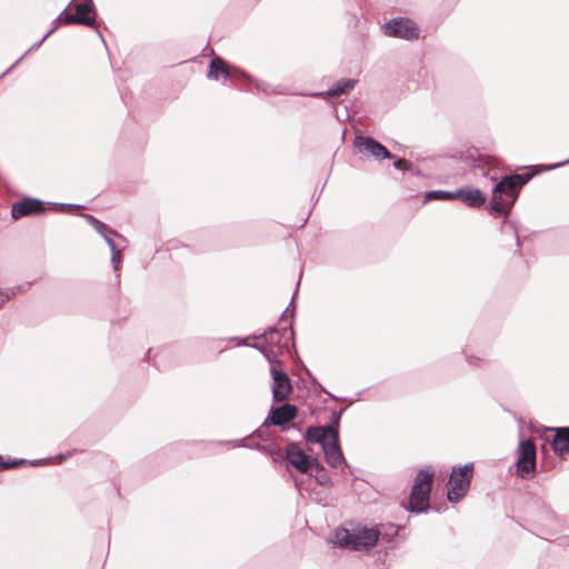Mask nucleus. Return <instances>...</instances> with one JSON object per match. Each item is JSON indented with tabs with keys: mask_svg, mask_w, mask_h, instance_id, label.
Listing matches in <instances>:
<instances>
[{
	"mask_svg": "<svg viewBox=\"0 0 569 569\" xmlns=\"http://www.w3.org/2000/svg\"><path fill=\"white\" fill-rule=\"evenodd\" d=\"M567 163H569V158L567 160H563V161L559 162V163L549 166L548 170L556 169V168H558L560 166H563V164H567Z\"/></svg>",
	"mask_w": 569,
	"mask_h": 569,
	"instance_id": "34",
	"label": "nucleus"
},
{
	"mask_svg": "<svg viewBox=\"0 0 569 569\" xmlns=\"http://www.w3.org/2000/svg\"><path fill=\"white\" fill-rule=\"evenodd\" d=\"M516 240H517V244L519 246V236L517 232H516Z\"/></svg>",
	"mask_w": 569,
	"mask_h": 569,
	"instance_id": "38",
	"label": "nucleus"
},
{
	"mask_svg": "<svg viewBox=\"0 0 569 569\" xmlns=\"http://www.w3.org/2000/svg\"><path fill=\"white\" fill-rule=\"evenodd\" d=\"M517 460H536V447L533 441L529 439L520 441Z\"/></svg>",
	"mask_w": 569,
	"mask_h": 569,
	"instance_id": "21",
	"label": "nucleus"
},
{
	"mask_svg": "<svg viewBox=\"0 0 569 569\" xmlns=\"http://www.w3.org/2000/svg\"><path fill=\"white\" fill-rule=\"evenodd\" d=\"M288 308L282 312L279 327H270L262 335L257 338H264L268 343L277 346L279 349H288L290 343H293L295 332L291 322L282 325L286 321V313Z\"/></svg>",
	"mask_w": 569,
	"mask_h": 569,
	"instance_id": "3",
	"label": "nucleus"
},
{
	"mask_svg": "<svg viewBox=\"0 0 569 569\" xmlns=\"http://www.w3.org/2000/svg\"><path fill=\"white\" fill-rule=\"evenodd\" d=\"M433 471L422 469L416 478L412 488H430L432 487Z\"/></svg>",
	"mask_w": 569,
	"mask_h": 569,
	"instance_id": "23",
	"label": "nucleus"
},
{
	"mask_svg": "<svg viewBox=\"0 0 569 569\" xmlns=\"http://www.w3.org/2000/svg\"><path fill=\"white\" fill-rule=\"evenodd\" d=\"M310 476L315 477L317 482L321 486H328L331 482L329 475L327 473L323 466H321L316 459V463L312 465V473Z\"/></svg>",
	"mask_w": 569,
	"mask_h": 569,
	"instance_id": "25",
	"label": "nucleus"
},
{
	"mask_svg": "<svg viewBox=\"0 0 569 569\" xmlns=\"http://www.w3.org/2000/svg\"><path fill=\"white\" fill-rule=\"evenodd\" d=\"M288 461L300 472L312 473V465L316 459L307 456L301 447L296 442L288 443L286 448Z\"/></svg>",
	"mask_w": 569,
	"mask_h": 569,
	"instance_id": "8",
	"label": "nucleus"
},
{
	"mask_svg": "<svg viewBox=\"0 0 569 569\" xmlns=\"http://www.w3.org/2000/svg\"><path fill=\"white\" fill-rule=\"evenodd\" d=\"M244 440H233L231 441V443L236 447H244L246 445L243 443Z\"/></svg>",
	"mask_w": 569,
	"mask_h": 569,
	"instance_id": "35",
	"label": "nucleus"
},
{
	"mask_svg": "<svg viewBox=\"0 0 569 569\" xmlns=\"http://www.w3.org/2000/svg\"><path fill=\"white\" fill-rule=\"evenodd\" d=\"M122 244H123L122 242L110 241L108 239V246H109L110 251H111V263H112V268L116 271L119 269V266H120V262H121L119 247L122 246Z\"/></svg>",
	"mask_w": 569,
	"mask_h": 569,
	"instance_id": "27",
	"label": "nucleus"
},
{
	"mask_svg": "<svg viewBox=\"0 0 569 569\" xmlns=\"http://www.w3.org/2000/svg\"><path fill=\"white\" fill-rule=\"evenodd\" d=\"M353 146L359 152L371 156L377 160L393 158V154L383 144L369 136H356Z\"/></svg>",
	"mask_w": 569,
	"mask_h": 569,
	"instance_id": "7",
	"label": "nucleus"
},
{
	"mask_svg": "<svg viewBox=\"0 0 569 569\" xmlns=\"http://www.w3.org/2000/svg\"><path fill=\"white\" fill-rule=\"evenodd\" d=\"M536 460H517V472L522 479H530L533 476Z\"/></svg>",
	"mask_w": 569,
	"mask_h": 569,
	"instance_id": "24",
	"label": "nucleus"
},
{
	"mask_svg": "<svg viewBox=\"0 0 569 569\" xmlns=\"http://www.w3.org/2000/svg\"><path fill=\"white\" fill-rule=\"evenodd\" d=\"M457 199H460L470 208H480L486 203L487 197L479 189L461 188L456 190Z\"/></svg>",
	"mask_w": 569,
	"mask_h": 569,
	"instance_id": "15",
	"label": "nucleus"
},
{
	"mask_svg": "<svg viewBox=\"0 0 569 569\" xmlns=\"http://www.w3.org/2000/svg\"><path fill=\"white\" fill-rule=\"evenodd\" d=\"M297 412L298 410L295 405L283 403L278 407L272 406L269 416L266 418L260 429L256 430L254 433L260 435L261 429L269 427L270 425L283 427L295 420Z\"/></svg>",
	"mask_w": 569,
	"mask_h": 569,
	"instance_id": "6",
	"label": "nucleus"
},
{
	"mask_svg": "<svg viewBox=\"0 0 569 569\" xmlns=\"http://www.w3.org/2000/svg\"><path fill=\"white\" fill-rule=\"evenodd\" d=\"M220 76L230 78L232 81L236 78L246 77L237 68L230 69L222 58L216 57L210 61L207 77L210 80H218Z\"/></svg>",
	"mask_w": 569,
	"mask_h": 569,
	"instance_id": "12",
	"label": "nucleus"
},
{
	"mask_svg": "<svg viewBox=\"0 0 569 569\" xmlns=\"http://www.w3.org/2000/svg\"><path fill=\"white\" fill-rule=\"evenodd\" d=\"M272 376V398L276 402H281L288 398L292 391V386L288 375L277 370L274 367L270 369Z\"/></svg>",
	"mask_w": 569,
	"mask_h": 569,
	"instance_id": "11",
	"label": "nucleus"
},
{
	"mask_svg": "<svg viewBox=\"0 0 569 569\" xmlns=\"http://www.w3.org/2000/svg\"><path fill=\"white\" fill-rule=\"evenodd\" d=\"M473 472V463H466L462 467H453L450 477V488L447 498L450 502L460 501L468 492Z\"/></svg>",
	"mask_w": 569,
	"mask_h": 569,
	"instance_id": "2",
	"label": "nucleus"
},
{
	"mask_svg": "<svg viewBox=\"0 0 569 569\" xmlns=\"http://www.w3.org/2000/svg\"><path fill=\"white\" fill-rule=\"evenodd\" d=\"M457 199L456 191L432 190L427 192L426 200H453Z\"/></svg>",
	"mask_w": 569,
	"mask_h": 569,
	"instance_id": "26",
	"label": "nucleus"
},
{
	"mask_svg": "<svg viewBox=\"0 0 569 569\" xmlns=\"http://www.w3.org/2000/svg\"><path fill=\"white\" fill-rule=\"evenodd\" d=\"M357 83V80L355 79H341L339 80L332 88H330L328 91L325 92H315L311 93L312 97L318 98H331L339 94H345L352 90Z\"/></svg>",
	"mask_w": 569,
	"mask_h": 569,
	"instance_id": "19",
	"label": "nucleus"
},
{
	"mask_svg": "<svg viewBox=\"0 0 569 569\" xmlns=\"http://www.w3.org/2000/svg\"><path fill=\"white\" fill-rule=\"evenodd\" d=\"M62 21L67 24H73V23H78V24H83V26H87V27H94V17H90V16H80V14H77L76 12L74 13H70L67 11V9H64L58 17L57 19L53 21V26H57L58 27V21Z\"/></svg>",
	"mask_w": 569,
	"mask_h": 569,
	"instance_id": "20",
	"label": "nucleus"
},
{
	"mask_svg": "<svg viewBox=\"0 0 569 569\" xmlns=\"http://www.w3.org/2000/svg\"><path fill=\"white\" fill-rule=\"evenodd\" d=\"M379 531L375 528L357 527L352 529L351 550H369L376 546Z\"/></svg>",
	"mask_w": 569,
	"mask_h": 569,
	"instance_id": "9",
	"label": "nucleus"
},
{
	"mask_svg": "<svg viewBox=\"0 0 569 569\" xmlns=\"http://www.w3.org/2000/svg\"><path fill=\"white\" fill-rule=\"evenodd\" d=\"M98 34H99V37L101 38V40L103 41V43L106 44V41H104V39H103L102 33H101L100 31H98Z\"/></svg>",
	"mask_w": 569,
	"mask_h": 569,
	"instance_id": "37",
	"label": "nucleus"
},
{
	"mask_svg": "<svg viewBox=\"0 0 569 569\" xmlns=\"http://www.w3.org/2000/svg\"><path fill=\"white\" fill-rule=\"evenodd\" d=\"M465 353H466V360L471 366L479 367L486 360L485 357H478V356L468 355L466 351H465Z\"/></svg>",
	"mask_w": 569,
	"mask_h": 569,
	"instance_id": "30",
	"label": "nucleus"
},
{
	"mask_svg": "<svg viewBox=\"0 0 569 569\" xmlns=\"http://www.w3.org/2000/svg\"><path fill=\"white\" fill-rule=\"evenodd\" d=\"M352 530L349 531L345 528H339L333 533L332 543L339 547H347L351 549Z\"/></svg>",
	"mask_w": 569,
	"mask_h": 569,
	"instance_id": "22",
	"label": "nucleus"
},
{
	"mask_svg": "<svg viewBox=\"0 0 569 569\" xmlns=\"http://www.w3.org/2000/svg\"><path fill=\"white\" fill-rule=\"evenodd\" d=\"M58 29L57 26H52V28L40 39L38 40L29 50L24 52L22 57H20L4 73H8L10 70H12L29 52H31L34 49H38L42 42L51 36L56 30Z\"/></svg>",
	"mask_w": 569,
	"mask_h": 569,
	"instance_id": "29",
	"label": "nucleus"
},
{
	"mask_svg": "<svg viewBox=\"0 0 569 569\" xmlns=\"http://www.w3.org/2000/svg\"><path fill=\"white\" fill-rule=\"evenodd\" d=\"M325 459L332 468H337L345 461L343 453L339 446V433L322 447Z\"/></svg>",
	"mask_w": 569,
	"mask_h": 569,
	"instance_id": "14",
	"label": "nucleus"
},
{
	"mask_svg": "<svg viewBox=\"0 0 569 569\" xmlns=\"http://www.w3.org/2000/svg\"><path fill=\"white\" fill-rule=\"evenodd\" d=\"M1 296V299H0V307L8 300H10L12 297L16 296V291L12 289V290H8V291H4L0 293Z\"/></svg>",
	"mask_w": 569,
	"mask_h": 569,
	"instance_id": "31",
	"label": "nucleus"
},
{
	"mask_svg": "<svg viewBox=\"0 0 569 569\" xmlns=\"http://www.w3.org/2000/svg\"><path fill=\"white\" fill-rule=\"evenodd\" d=\"M393 167L397 169V170H400V171H405L407 170V161L403 160V159H398L393 162Z\"/></svg>",
	"mask_w": 569,
	"mask_h": 569,
	"instance_id": "32",
	"label": "nucleus"
},
{
	"mask_svg": "<svg viewBox=\"0 0 569 569\" xmlns=\"http://www.w3.org/2000/svg\"><path fill=\"white\" fill-rule=\"evenodd\" d=\"M73 455V451H69L67 453H61V455H58L53 458H46V459H40V460H32V461H27V460H23V459H20V460H8V461H4L2 459V457L0 456V467L1 468H16L18 466H21V465H29V466H39L40 463H47L51 460H57L58 463H62L63 461H66L68 458H70L71 456Z\"/></svg>",
	"mask_w": 569,
	"mask_h": 569,
	"instance_id": "17",
	"label": "nucleus"
},
{
	"mask_svg": "<svg viewBox=\"0 0 569 569\" xmlns=\"http://www.w3.org/2000/svg\"><path fill=\"white\" fill-rule=\"evenodd\" d=\"M382 31L391 38L416 40L419 38L417 24L408 18H393L382 24Z\"/></svg>",
	"mask_w": 569,
	"mask_h": 569,
	"instance_id": "4",
	"label": "nucleus"
},
{
	"mask_svg": "<svg viewBox=\"0 0 569 569\" xmlns=\"http://www.w3.org/2000/svg\"><path fill=\"white\" fill-rule=\"evenodd\" d=\"M244 345L248 346L247 343H244ZM249 346L254 348V349H258L260 352H262L270 360L269 351L266 348H263V347H261V346H259L257 343L249 345Z\"/></svg>",
	"mask_w": 569,
	"mask_h": 569,
	"instance_id": "33",
	"label": "nucleus"
},
{
	"mask_svg": "<svg viewBox=\"0 0 569 569\" xmlns=\"http://www.w3.org/2000/svg\"><path fill=\"white\" fill-rule=\"evenodd\" d=\"M299 284H300V280H299V281H297V289H296V291H295V293H293V296H292V299H295V296L297 295V291H298V287H299Z\"/></svg>",
	"mask_w": 569,
	"mask_h": 569,
	"instance_id": "36",
	"label": "nucleus"
},
{
	"mask_svg": "<svg viewBox=\"0 0 569 569\" xmlns=\"http://www.w3.org/2000/svg\"><path fill=\"white\" fill-rule=\"evenodd\" d=\"M46 203L36 198H23L12 204L11 217L14 220L21 219L27 216L40 214L46 211Z\"/></svg>",
	"mask_w": 569,
	"mask_h": 569,
	"instance_id": "10",
	"label": "nucleus"
},
{
	"mask_svg": "<svg viewBox=\"0 0 569 569\" xmlns=\"http://www.w3.org/2000/svg\"><path fill=\"white\" fill-rule=\"evenodd\" d=\"M531 179L529 173L505 176L492 188L490 210L505 219L509 217L519 190Z\"/></svg>",
	"mask_w": 569,
	"mask_h": 569,
	"instance_id": "1",
	"label": "nucleus"
},
{
	"mask_svg": "<svg viewBox=\"0 0 569 569\" xmlns=\"http://www.w3.org/2000/svg\"><path fill=\"white\" fill-rule=\"evenodd\" d=\"M342 411L331 412L330 422L327 426L309 427L306 438L309 442L319 443L321 447L327 445L336 435L339 433V423Z\"/></svg>",
	"mask_w": 569,
	"mask_h": 569,
	"instance_id": "5",
	"label": "nucleus"
},
{
	"mask_svg": "<svg viewBox=\"0 0 569 569\" xmlns=\"http://www.w3.org/2000/svg\"><path fill=\"white\" fill-rule=\"evenodd\" d=\"M76 13L80 16H88L87 13H92L91 17L96 18L94 4L92 0H84L83 2H79L74 6Z\"/></svg>",
	"mask_w": 569,
	"mask_h": 569,
	"instance_id": "28",
	"label": "nucleus"
},
{
	"mask_svg": "<svg viewBox=\"0 0 569 569\" xmlns=\"http://www.w3.org/2000/svg\"><path fill=\"white\" fill-rule=\"evenodd\" d=\"M551 430L555 432L551 442L555 453L560 457L569 453V427H558Z\"/></svg>",
	"mask_w": 569,
	"mask_h": 569,
	"instance_id": "16",
	"label": "nucleus"
},
{
	"mask_svg": "<svg viewBox=\"0 0 569 569\" xmlns=\"http://www.w3.org/2000/svg\"><path fill=\"white\" fill-rule=\"evenodd\" d=\"M86 220L97 230L101 237H103L104 241L108 243V239L110 241H116L113 237H117L119 239V242L126 243L127 240L121 234H119L117 231L110 229L106 223L101 222L97 218H94L91 214H84Z\"/></svg>",
	"mask_w": 569,
	"mask_h": 569,
	"instance_id": "18",
	"label": "nucleus"
},
{
	"mask_svg": "<svg viewBox=\"0 0 569 569\" xmlns=\"http://www.w3.org/2000/svg\"><path fill=\"white\" fill-rule=\"evenodd\" d=\"M430 488H412L409 498V510L411 512H425L429 508Z\"/></svg>",
	"mask_w": 569,
	"mask_h": 569,
	"instance_id": "13",
	"label": "nucleus"
}]
</instances>
